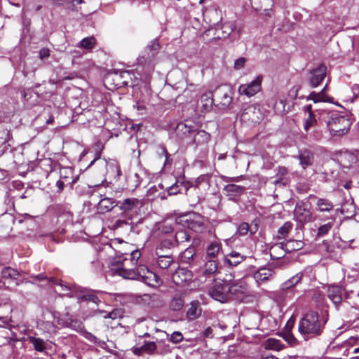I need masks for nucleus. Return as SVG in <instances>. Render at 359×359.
<instances>
[{
	"instance_id": "79ce46f5",
	"label": "nucleus",
	"mask_w": 359,
	"mask_h": 359,
	"mask_svg": "<svg viewBox=\"0 0 359 359\" xmlns=\"http://www.w3.org/2000/svg\"><path fill=\"white\" fill-rule=\"evenodd\" d=\"M248 232H250V234H253L255 231H252L250 228V225L248 223L243 222L238 226L237 231L236 232V234L238 235V236H246Z\"/></svg>"
},
{
	"instance_id": "5701e85b",
	"label": "nucleus",
	"mask_w": 359,
	"mask_h": 359,
	"mask_svg": "<svg viewBox=\"0 0 359 359\" xmlns=\"http://www.w3.org/2000/svg\"><path fill=\"white\" fill-rule=\"evenodd\" d=\"M116 205V201L113 198L105 197L100 199L97 209L100 213H105L112 210Z\"/></svg>"
},
{
	"instance_id": "603ef678",
	"label": "nucleus",
	"mask_w": 359,
	"mask_h": 359,
	"mask_svg": "<svg viewBox=\"0 0 359 359\" xmlns=\"http://www.w3.org/2000/svg\"><path fill=\"white\" fill-rule=\"evenodd\" d=\"M170 352V348L168 344H164L163 341H159L157 344V354L164 355Z\"/></svg>"
},
{
	"instance_id": "dca6fc26",
	"label": "nucleus",
	"mask_w": 359,
	"mask_h": 359,
	"mask_svg": "<svg viewBox=\"0 0 359 359\" xmlns=\"http://www.w3.org/2000/svg\"><path fill=\"white\" fill-rule=\"evenodd\" d=\"M247 257L248 256L244 253L232 250L225 256L224 263L230 266H236L243 262Z\"/></svg>"
},
{
	"instance_id": "f3484780",
	"label": "nucleus",
	"mask_w": 359,
	"mask_h": 359,
	"mask_svg": "<svg viewBox=\"0 0 359 359\" xmlns=\"http://www.w3.org/2000/svg\"><path fill=\"white\" fill-rule=\"evenodd\" d=\"M157 256V264L162 269H167L172 265H175L171 253L164 254L161 249L156 251Z\"/></svg>"
},
{
	"instance_id": "864d4df0",
	"label": "nucleus",
	"mask_w": 359,
	"mask_h": 359,
	"mask_svg": "<svg viewBox=\"0 0 359 359\" xmlns=\"http://www.w3.org/2000/svg\"><path fill=\"white\" fill-rule=\"evenodd\" d=\"M104 163L108 166L109 169L111 170V172H116L115 177H117L118 179L120 177V176L121 175V171L120 166L118 165L116 162H111L109 164H107L106 163Z\"/></svg>"
},
{
	"instance_id": "a19ab883",
	"label": "nucleus",
	"mask_w": 359,
	"mask_h": 359,
	"mask_svg": "<svg viewBox=\"0 0 359 359\" xmlns=\"http://www.w3.org/2000/svg\"><path fill=\"white\" fill-rule=\"evenodd\" d=\"M292 229V224L290 222H285L278 231V238H285Z\"/></svg>"
},
{
	"instance_id": "393cba45",
	"label": "nucleus",
	"mask_w": 359,
	"mask_h": 359,
	"mask_svg": "<svg viewBox=\"0 0 359 359\" xmlns=\"http://www.w3.org/2000/svg\"><path fill=\"white\" fill-rule=\"evenodd\" d=\"M184 305V299L183 294L181 292H176L171 298L169 302V308L173 311H180Z\"/></svg>"
},
{
	"instance_id": "a211bd4d",
	"label": "nucleus",
	"mask_w": 359,
	"mask_h": 359,
	"mask_svg": "<svg viewBox=\"0 0 359 359\" xmlns=\"http://www.w3.org/2000/svg\"><path fill=\"white\" fill-rule=\"evenodd\" d=\"M222 252V243L219 240L210 242L206 248L205 259H217Z\"/></svg>"
},
{
	"instance_id": "3c124183",
	"label": "nucleus",
	"mask_w": 359,
	"mask_h": 359,
	"mask_svg": "<svg viewBox=\"0 0 359 359\" xmlns=\"http://www.w3.org/2000/svg\"><path fill=\"white\" fill-rule=\"evenodd\" d=\"M317 123V120L315 117V115L309 116V117L305 120L304 123V129L305 131L308 132L309 130L314 127Z\"/></svg>"
},
{
	"instance_id": "9d476101",
	"label": "nucleus",
	"mask_w": 359,
	"mask_h": 359,
	"mask_svg": "<svg viewBox=\"0 0 359 359\" xmlns=\"http://www.w3.org/2000/svg\"><path fill=\"white\" fill-rule=\"evenodd\" d=\"M312 214L302 202L297 203L294 210V218L300 224H306L311 221Z\"/></svg>"
},
{
	"instance_id": "58836bf2",
	"label": "nucleus",
	"mask_w": 359,
	"mask_h": 359,
	"mask_svg": "<svg viewBox=\"0 0 359 359\" xmlns=\"http://www.w3.org/2000/svg\"><path fill=\"white\" fill-rule=\"evenodd\" d=\"M29 341L32 344L34 349L39 352H43L46 350V342L43 339L35 337H29Z\"/></svg>"
},
{
	"instance_id": "a18cd8bd",
	"label": "nucleus",
	"mask_w": 359,
	"mask_h": 359,
	"mask_svg": "<svg viewBox=\"0 0 359 359\" xmlns=\"http://www.w3.org/2000/svg\"><path fill=\"white\" fill-rule=\"evenodd\" d=\"M235 25L232 22H224L222 25V37H228L234 30Z\"/></svg>"
},
{
	"instance_id": "7c9ffc66",
	"label": "nucleus",
	"mask_w": 359,
	"mask_h": 359,
	"mask_svg": "<svg viewBox=\"0 0 359 359\" xmlns=\"http://www.w3.org/2000/svg\"><path fill=\"white\" fill-rule=\"evenodd\" d=\"M203 268V274L205 276H211L217 273L218 269V262L217 259H206Z\"/></svg>"
},
{
	"instance_id": "2eb2a0df",
	"label": "nucleus",
	"mask_w": 359,
	"mask_h": 359,
	"mask_svg": "<svg viewBox=\"0 0 359 359\" xmlns=\"http://www.w3.org/2000/svg\"><path fill=\"white\" fill-rule=\"evenodd\" d=\"M196 127L194 126L188 125L185 123H179L176 127V133L181 139H187V142L190 140Z\"/></svg>"
},
{
	"instance_id": "39448f33",
	"label": "nucleus",
	"mask_w": 359,
	"mask_h": 359,
	"mask_svg": "<svg viewBox=\"0 0 359 359\" xmlns=\"http://www.w3.org/2000/svg\"><path fill=\"white\" fill-rule=\"evenodd\" d=\"M180 223L196 233H202L207 228V219L202 215L191 212L180 217Z\"/></svg>"
},
{
	"instance_id": "338daca9",
	"label": "nucleus",
	"mask_w": 359,
	"mask_h": 359,
	"mask_svg": "<svg viewBox=\"0 0 359 359\" xmlns=\"http://www.w3.org/2000/svg\"><path fill=\"white\" fill-rule=\"evenodd\" d=\"M127 224L128 222L125 219H117L114 223V226L116 227H122L123 225Z\"/></svg>"
},
{
	"instance_id": "f03ea898",
	"label": "nucleus",
	"mask_w": 359,
	"mask_h": 359,
	"mask_svg": "<svg viewBox=\"0 0 359 359\" xmlns=\"http://www.w3.org/2000/svg\"><path fill=\"white\" fill-rule=\"evenodd\" d=\"M327 320L320 318L318 312L310 311L299 322L298 330L305 340L319 337L323 332Z\"/></svg>"
},
{
	"instance_id": "69168bd1",
	"label": "nucleus",
	"mask_w": 359,
	"mask_h": 359,
	"mask_svg": "<svg viewBox=\"0 0 359 359\" xmlns=\"http://www.w3.org/2000/svg\"><path fill=\"white\" fill-rule=\"evenodd\" d=\"M132 350L133 353L137 355H140L144 353V350L142 349V346L140 347H133Z\"/></svg>"
},
{
	"instance_id": "4d7b16f0",
	"label": "nucleus",
	"mask_w": 359,
	"mask_h": 359,
	"mask_svg": "<svg viewBox=\"0 0 359 359\" xmlns=\"http://www.w3.org/2000/svg\"><path fill=\"white\" fill-rule=\"evenodd\" d=\"M222 179L226 182H238L243 179V175L238 177H226L223 176Z\"/></svg>"
},
{
	"instance_id": "c9c22d12",
	"label": "nucleus",
	"mask_w": 359,
	"mask_h": 359,
	"mask_svg": "<svg viewBox=\"0 0 359 359\" xmlns=\"http://www.w3.org/2000/svg\"><path fill=\"white\" fill-rule=\"evenodd\" d=\"M307 100H311L315 103L318 102H331L332 98L330 97L325 93L320 91V93L311 92L307 97Z\"/></svg>"
},
{
	"instance_id": "37998d69",
	"label": "nucleus",
	"mask_w": 359,
	"mask_h": 359,
	"mask_svg": "<svg viewBox=\"0 0 359 359\" xmlns=\"http://www.w3.org/2000/svg\"><path fill=\"white\" fill-rule=\"evenodd\" d=\"M96 40L93 36L86 37L83 39L78 47H81L86 49H92L95 45Z\"/></svg>"
},
{
	"instance_id": "423d86ee",
	"label": "nucleus",
	"mask_w": 359,
	"mask_h": 359,
	"mask_svg": "<svg viewBox=\"0 0 359 359\" xmlns=\"http://www.w3.org/2000/svg\"><path fill=\"white\" fill-rule=\"evenodd\" d=\"M33 278V281L34 282H46V284H50V285H58L61 288V291L63 292L65 295L67 296H72L73 294H71L72 291L76 289L75 286H71L69 284H67V283L63 282L61 279L56 278L54 277H47L43 273H40L36 276H32ZM44 284H41V285H43Z\"/></svg>"
},
{
	"instance_id": "aec40b11",
	"label": "nucleus",
	"mask_w": 359,
	"mask_h": 359,
	"mask_svg": "<svg viewBox=\"0 0 359 359\" xmlns=\"http://www.w3.org/2000/svg\"><path fill=\"white\" fill-rule=\"evenodd\" d=\"M328 298L335 304L341 303L342 299V288L339 285H331L328 287Z\"/></svg>"
},
{
	"instance_id": "4be33fe9",
	"label": "nucleus",
	"mask_w": 359,
	"mask_h": 359,
	"mask_svg": "<svg viewBox=\"0 0 359 359\" xmlns=\"http://www.w3.org/2000/svg\"><path fill=\"white\" fill-rule=\"evenodd\" d=\"M71 286H73L72 285H70ZM76 289L72 290L71 294H73L72 297H77L79 299L84 300V301H90L95 304H98L99 302H100V300L97 297V295H95L93 292H83L81 291V294H76V293L79 290V287L76 285Z\"/></svg>"
},
{
	"instance_id": "b1692460",
	"label": "nucleus",
	"mask_w": 359,
	"mask_h": 359,
	"mask_svg": "<svg viewBox=\"0 0 359 359\" xmlns=\"http://www.w3.org/2000/svg\"><path fill=\"white\" fill-rule=\"evenodd\" d=\"M273 275V271L270 269L262 268L257 270L253 275L255 281L260 284L269 280Z\"/></svg>"
},
{
	"instance_id": "de8ad7c7",
	"label": "nucleus",
	"mask_w": 359,
	"mask_h": 359,
	"mask_svg": "<svg viewBox=\"0 0 359 359\" xmlns=\"http://www.w3.org/2000/svg\"><path fill=\"white\" fill-rule=\"evenodd\" d=\"M287 169L285 167H278L277 168V173H276V180H274L273 183L275 184H278L279 183H282L283 184H285V182L284 181V176L287 175Z\"/></svg>"
},
{
	"instance_id": "c85d7f7f",
	"label": "nucleus",
	"mask_w": 359,
	"mask_h": 359,
	"mask_svg": "<svg viewBox=\"0 0 359 359\" xmlns=\"http://www.w3.org/2000/svg\"><path fill=\"white\" fill-rule=\"evenodd\" d=\"M1 278L9 282H15L20 276V273L17 269L11 267H4L1 271Z\"/></svg>"
},
{
	"instance_id": "2f4dec72",
	"label": "nucleus",
	"mask_w": 359,
	"mask_h": 359,
	"mask_svg": "<svg viewBox=\"0 0 359 359\" xmlns=\"http://www.w3.org/2000/svg\"><path fill=\"white\" fill-rule=\"evenodd\" d=\"M299 159L300 165L304 168H306V167L313 164L314 156L311 151L309 150H304L299 154Z\"/></svg>"
},
{
	"instance_id": "473e14b6",
	"label": "nucleus",
	"mask_w": 359,
	"mask_h": 359,
	"mask_svg": "<svg viewBox=\"0 0 359 359\" xmlns=\"http://www.w3.org/2000/svg\"><path fill=\"white\" fill-rule=\"evenodd\" d=\"M328 222L324 224L320 225L318 229V236L323 237L326 236L329 231L332 229L334 222L335 219L333 215H330L327 217Z\"/></svg>"
},
{
	"instance_id": "774afa93",
	"label": "nucleus",
	"mask_w": 359,
	"mask_h": 359,
	"mask_svg": "<svg viewBox=\"0 0 359 359\" xmlns=\"http://www.w3.org/2000/svg\"><path fill=\"white\" fill-rule=\"evenodd\" d=\"M212 334V329L210 327H208L203 332V335L205 337H210Z\"/></svg>"
},
{
	"instance_id": "680f3d73",
	"label": "nucleus",
	"mask_w": 359,
	"mask_h": 359,
	"mask_svg": "<svg viewBox=\"0 0 359 359\" xmlns=\"http://www.w3.org/2000/svg\"><path fill=\"white\" fill-rule=\"evenodd\" d=\"M50 55V50L48 48H43L39 51V56L41 60L48 57Z\"/></svg>"
},
{
	"instance_id": "c756f323",
	"label": "nucleus",
	"mask_w": 359,
	"mask_h": 359,
	"mask_svg": "<svg viewBox=\"0 0 359 359\" xmlns=\"http://www.w3.org/2000/svg\"><path fill=\"white\" fill-rule=\"evenodd\" d=\"M160 48V45L158 43V40L157 39L153 40L149 45H148L147 49L150 51L147 55V57L142 56L139 59L140 62H142V60L145 61H150L158 53Z\"/></svg>"
},
{
	"instance_id": "6e6552de",
	"label": "nucleus",
	"mask_w": 359,
	"mask_h": 359,
	"mask_svg": "<svg viewBox=\"0 0 359 359\" xmlns=\"http://www.w3.org/2000/svg\"><path fill=\"white\" fill-rule=\"evenodd\" d=\"M327 67L324 65H320L318 67L309 71V85L311 88H316L324 80L326 76Z\"/></svg>"
},
{
	"instance_id": "7ed1b4c3",
	"label": "nucleus",
	"mask_w": 359,
	"mask_h": 359,
	"mask_svg": "<svg viewBox=\"0 0 359 359\" xmlns=\"http://www.w3.org/2000/svg\"><path fill=\"white\" fill-rule=\"evenodd\" d=\"M68 314L66 315L65 319L60 317V314L54 311L46 310L43 312L41 319L37 323V326L41 330L46 332H55L56 324L68 327H75L74 324H76Z\"/></svg>"
},
{
	"instance_id": "052dcab7",
	"label": "nucleus",
	"mask_w": 359,
	"mask_h": 359,
	"mask_svg": "<svg viewBox=\"0 0 359 359\" xmlns=\"http://www.w3.org/2000/svg\"><path fill=\"white\" fill-rule=\"evenodd\" d=\"M180 192L179 186L177 184H172L168 189V195H175Z\"/></svg>"
},
{
	"instance_id": "0e129e2a",
	"label": "nucleus",
	"mask_w": 359,
	"mask_h": 359,
	"mask_svg": "<svg viewBox=\"0 0 359 359\" xmlns=\"http://www.w3.org/2000/svg\"><path fill=\"white\" fill-rule=\"evenodd\" d=\"M1 220L2 221H7V222H11V223H13L14 221H15L14 217H13V215H7V214H5V215H2Z\"/></svg>"
},
{
	"instance_id": "e433bc0d",
	"label": "nucleus",
	"mask_w": 359,
	"mask_h": 359,
	"mask_svg": "<svg viewBox=\"0 0 359 359\" xmlns=\"http://www.w3.org/2000/svg\"><path fill=\"white\" fill-rule=\"evenodd\" d=\"M303 278L304 273L302 272L297 273L283 284V288L289 289L290 287H293L294 286L300 283Z\"/></svg>"
},
{
	"instance_id": "ea45409f",
	"label": "nucleus",
	"mask_w": 359,
	"mask_h": 359,
	"mask_svg": "<svg viewBox=\"0 0 359 359\" xmlns=\"http://www.w3.org/2000/svg\"><path fill=\"white\" fill-rule=\"evenodd\" d=\"M142 349L144 350V353L149 355L157 354V343L154 341H145L142 346Z\"/></svg>"
},
{
	"instance_id": "bf43d9fd",
	"label": "nucleus",
	"mask_w": 359,
	"mask_h": 359,
	"mask_svg": "<svg viewBox=\"0 0 359 359\" xmlns=\"http://www.w3.org/2000/svg\"><path fill=\"white\" fill-rule=\"evenodd\" d=\"M159 229L163 233H170L172 231V227L170 224H163L160 226Z\"/></svg>"
},
{
	"instance_id": "20e7f679",
	"label": "nucleus",
	"mask_w": 359,
	"mask_h": 359,
	"mask_svg": "<svg viewBox=\"0 0 359 359\" xmlns=\"http://www.w3.org/2000/svg\"><path fill=\"white\" fill-rule=\"evenodd\" d=\"M351 125L350 120L346 116L337 113L332 114L327 121V126L334 137H341L347 133Z\"/></svg>"
},
{
	"instance_id": "09e8293b",
	"label": "nucleus",
	"mask_w": 359,
	"mask_h": 359,
	"mask_svg": "<svg viewBox=\"0 0 359 359\" xmlns=\"http://www.w3.org/2000/svg\"><path fill=\"white\" fill-rule=\"evenodd\" d=\"M85 337L88 341L99 346L102 348H104L107 345L105 341L99 339L97 337H96L94 334H93L90 332H86L85 334Z\"/></svg>"
},
{
	"instance_id": "49530a36",
	"label": "nucleus",
	"mask_w": 359,
	"mask_h": 359,
	"mask_svg": "<svg viewBox=\"0 0 359 359\" xmlns=\"http://www.w3.org/2000/svg\"><path fill=\"white\" fill-rule=\"evenodd\" d=\"M283 345L281 342L276 339H269L267 340L266 347L270 349L280 351L283 348Z\"/></svg>"
},
{
	"instance_id": "8fccbe9b",
	"label": "nucleus",
	"mask_w": 359,
	"mask_h": 359,
	"mask_svg": "<svg viewBox=\"0 0 359 359\" xmlns=\"http://www.w3.org/2000/svg\"><path fill=\"white\" fill-rule=\"evenodd\" d=\"M142 182V178L137 173H135L133 176L128 179V185L131 189H136L140 186Z\"/></svg>"
},
{
	"instance_id": "6e6d98bb",
	"label": "nucleus",
	"mask_w": 359,
	"mask_h": 359,
	"mask_svg": "<svg viewBox=\"0 0 359 359\" xmlns=\"http://www.w3.org/2000/svg\"><path fill=\"white\" fill-rule=\"evenodd\" d=\"M172 245V243L170 241H168V240L163 241L158 245V247L156 248V251H157L159 249H161V252H163V248H164V250L169 251V250H170V248H171Z\"/></svg>"
},
{
	"instance_id": "f8f14e48",
	"label": "nucleus",
	"mask_w": 359,
	"mask_h": 359,
	"mask_svg": "<svg viewBox=\"0 0 359 359\" xmlns=\"http://www.w3.org/2000/svg\"><path fill=\"white\" fill-rule=\"evenodd\" d=\"M215 96L219 104L224 107H228L232 102L231 91L226 87H218L215 92Z\"/></svg>"
},
{
	"instance_id": "4468645a",
	"label": "nucleus",
	"mask_w": 359,
	"mask_h": 359,
	"mask_svg": "<svg viewBox=\"0 0 359 359\" xmlns=\"http://www.w3.org/2000/svg\"><path fill=\"white\" fill-rule=\"evenodd\" d=\"M210 140V134L203 130H198L196 128L188 144H194L196 146L205 145Z\"/></svg>"
},
{
	"instance_id": "1a4fd4ad",
	"label": "nucleus",
	"mask_w": 359,
	"mask_h": 359,
	"mask_svg": "<svg viewBox=\"0 0 359 359\" xmlns=\"http://www.w3.org/2000/svg\"><path fill=\"white\" fill-rule=\"evenodd\" d=\"M262 81V76H258L250 83L241 85L238 91L242 95L252 97L260 90Z\"/></svg>"
},
{
	"instance_id": "a878e982",
	"label": "nucleus",
	"mask_w": 359,
	"mask_h": 359,
	"mask_svg": "<svg viewBox=\"0 0 359 359\" xmlns=\"http://www.w3.org/2000/svg\"><path fill=\"white\" fill-rule=\"evenodd\" d=\"M315 198L316 199V210L318 212L329 214L333 212L334 205L330 200L316 197Z\"/></svg>"
},
{
	"instance_id": "0eeeda50",
	"label": "nucleus",
	"mask_w": 359,
	"mask_h": 359,
	"mask_svg": "<svg viewBox=\"0 0 359 359\" xmlns=\"http://www.w3.org/2000/svg\"><path fill=\"white\" fill-rule=\"evenodd\" d=\"M208 294L215 300L225 302L229 298V283L215 282L208 290Z\"/></svg>"
},
{
	"instance_id": "c03bdc74",
	"label": "nucleus",
	"mask_w": 359,
	"mask_h": 359,
	"mask_svg": "<svg viewBox=\"0 0 359 359\" xmlns=\"http://www.w3.org/2000/svg\"><path fill=\"white\" fill-rule=\"evenodd\" d=\"M190 235L186 230L177 231L175 233V241L178 243H182L189 241Z\"/></svg>"
},
{
	"instance_id": "9b49d317",
	"label": "nucleus",
	"mask_w": 359,
	"mask_h": 359,
	"mask_svg": "<svg viewBox=\"0 0 359 359\" xmlns=\"http://www.w3.org/2000/svg\"><path fill=\"white\" fill-rule=\"evenodd\" d=\"M193 273L184 268H178L172 273V279L176 285H183L192 280Z\"/></svg>"
},
{
	"instance_id": "5fc2aeb1",
	"label": "nucleus",
	"mask_w": 359,
	"mask_h": 359,
	"mask_svg": "<svg viewBox=\"0 0 359 359\" xmlns=\"http://www.w3.org/2000/svg\"><path fill=\"white\" fill-rule=\"evenodd\" d=\"M170 340L174 344H178L182 341L183 335L180 332L175 331L171 334Z\"/></svg>"
},
{
	"instance_id": "ddd939ff",
	"label": "nucleus",
	"mask_w": 359,
	"mask_h": 359,
	"mask_svg": "<svg viewBox=\"0 0 359 359\" xmlns=\"http://www.w3.org/2000/svg\"><path fill=\"white\" fill-rule=\"evenodd\" d=\"M229 298L241 299L242 297L247 293L248 288L246 284L243 281H239L231 285L229 284Z\"/></svg>"
},
{
	"instance_id": "e2e57ef3",
	"label": "nucleus",
	"mask_w": 359,
	"mask_h": 359,
	"mask_svg": "<svg viewBox=\"0 0 359 359\" xmlns=\"http://www.w3.org/2000/svg\"><path fill=\"white\" fill-rule=\"evenodd\" d=\"M209 178H210V177H209V176H208V175H201V176H199V177L197 178V180H196V184H201V182H208Z\"/></svg>"
},
{
	"instance_id": "13d9d810",
	"label": "nucleus",
	"mask_w": 359,
	"mask_h": 359,
	"mask_svg": "<svg viewBox=\"0 0 359 359\" xmlns=\"http://www.w3.org/2000/svg\"><path fill=\"white\" fill-rule=\"evenodd\" d=\"M245 61H246L245 58H244L243 57H239L238 59L236 60V61L234 62V68L238 70L242 69L244 67Z\"/></svg>"
},
{
	"instance_id": "cd10ccee",
	"label": "nucleus",
	"mask_w": 359,
	"mask_h": 359,
	"mask_svg": "<svg viewBox=\"0 0 359 359\" xmlns=\"http://www.w3.org/2000/svg\"><path fill=\"white\" fill-rule=\"evenodd\" d=\"M201 308L198 301L191 302L187 311V318L189 320H194L201 315Z\"/></svg>"
},
{
	"instance_id": "f257e3e1",
	"label": "nucleus",
	"mask_w": 359,
	"mask_h": 359,
	"mask_svg": "<svg viewBox=\"0 0 359 359\" xmlns=\"http://www.w3.org/2000/svg\"><path fill=\"white\" fill-rule=\"evenodd\" d=\"M139 250H133L130 255L118 257L111 262L110 270L114 275L125 279L139 280L154 287L159 284L160 278L144 265L140 259Z\"/></svg>"
},
{
	"instance_id": "f704fd0d",
	"label": "nucleus",
	"mask_w": 359,
	"mask_h": 359,
	"mask_svg": "<svg viewBox=\"0 0 359 359\" xmlns=\"http://www.w3.org/2000/svg\"><path fill=\"white\" fill-rule=\"evenodd\" d=\"M140 202L138 199L126 198L121 204L120 208L125 212L133 210L134 208L139 206Z\"/></svg>"
},
{
	"instance_id": "6ab92c4d",
	"label": "nucleus",
	"mask_w": 359,
	"mask_h": 359,
	"mask_svg": "<svg viewBox=\"0 0 359 359\" xmlns=\"http://www.w3.org/2000/svg\"><path fill=\"white\" fill-rule=\"evenodd\" d=\"M245 191V187L235 184H228L223 188L224 194L233 199L235 197L241 196Z\"/></svg>"
},
{
	"instance_id": "bb28decb",
	"label": "nucleus",
	"mask_w": 359,
	"mask_h": 359,
	"mask_svg": "<svg viewBox=\"0 0 359 359\" xmlns=\"http://www.w3.org/2000/svg\"><path fill=\"white\" fill-rule=\"evenodd\" d=\"M195 255L196 250L194 247L189 246L180 255V262L182 264L191 265L194 261Z\"/></svg>"
},
{
	"instance_id": "412c9836",
	"label": "nucleus",
	"mask_w": 359,
	"mask_h": 359,
	"mask_svg": "<svg viewBox=\"0 0 359 359\" xmlns=\"http://www.w3.org/2000/svg\"><path fill=\"white\" fill-rule=\"evenodd\" d=\"M269 252L272 259H279L285 257L287 251L285 250V243H278L270 248Z\"/></svg>"
},
{
	"instance_id": "4c0bfd02",
	"label": "nucleus",
	"mask_w": 359,
	"mask_h": 359,
	"mask_svg": "<svg viewBox=\"0 0 359 359\" xmlns=\"http://www.w3.org/2000/svg\"><path fill=\"white\" fill-rule=\"evenodd\" d=\"M287 252L297 251L304 247V243L300 240H290L285 243Z\"/></svg>"
},
{
	"instance_id": "72a5a7b5",
	"label": "nucleus",
	"mask_w": 359,
	"mask_h": 359,
	"mask_svg": "<svg viewBox=\"0 0 359 359\" xmlns=\"http://www.w3.org/2000/svg\"><path fill=\"white\" fill-rule=\"evenodd\" d=\"M201 102L202 103V108L205 111H208L211 109L214 102L212 92L211 90L205 91L201 96Z\"/></svg>"
}]
</instances>
